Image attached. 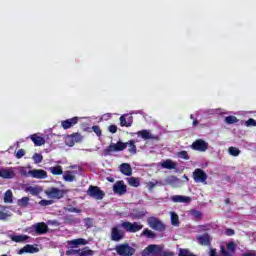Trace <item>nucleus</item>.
<instances>
[{
    "label": "nucleus",
    "instance_id": "obj_36",
    "mask_svg": "<svg viewBox=\"0 0 256 256\" xmlns=\"http://www.w3.org/2000/svg\"><path fill=\"white\" fill-rule=\"evenodd\" d=\"M225 123H227V125H233L235 123H239V119H237L235 116H227L225 118Z\"/></svg>",
    "mask_w": 256,
    "mask_h": 256
},
{
    "label": "nucleus",
    "instance_id": "obj_47",
    "mask_svg": "<svg viewBox=\"0 0 256 256\" xmlns=\"http://www.w3.org/2000/svg\"><path fill=\"white\" fill-rule=\"evenodd\" d=\"M92 131H94L95 133H96V135H97V137H101V135H102V131H101V127H99V126H97V125H95V126H93L92 127Z\"/></svg>",
    "mask_w": 256,
    "mask_h": 256
},
{
    "label": "nucleus",
    "instance_id": "obj_48",
    "mask_svg": "<svg viewBox=\"0 0 256 256\" xmlns=\"http://www.w3.org/2000/svg\"><path fill=\"white\" fill-rule=\"evenodd\" d=\"M192 215L195 217V219H201V217H203V214L199 210H194Z\"/></svg>",
    "mask_w": 256,
    "mask_h": 256
},
{
    "label": "nucleus",
    "instance_id": "obj_34",
    "mask_svg": "<svg viewBox=\"0 0 256 256\" xmlns=\"http://www.w3.org/2000/svg\"><path fill=\"white\" fill-rule=\"evenodd\" d=\"M228 152L230 155H232V157H239V155H241V150L233 146L229 147Z\"/></svg>",
    "mask_w": 256,
    "mask_h": 256
},
{
    "label": "nucleus",
    "instance_id": "obj_23",
    "mask_svg": "<svg viewBox=\"0 0 256 256\" xmlns=\"http://www.w3.org/2000/svg\"><path fill=\"white\" fill-rule=\"evenodd\" d=\"M161 167L163 169H170V170L171 169H176L177 168V163L173 162V160H171V159H167V160H165L161 163Z\"/></svg>",
    "mask_w": 256,
    "mask_h": 256
},
{
    "label": "nucleus",
    "instance_id": "obj_61",
    "mask_svg": "<svg viewBox=\"0 0 256 256\" xmlns=\"http://www.w3.org/2000/svg\"><path fill=\"white\" fill-rule=\"evenodd\" d=\"M241 256H256L255 252L243 253Z\"/></svg>",
    "mask_w": 256,
    "mask_h": 256
},
{
    "label": "nucleus",
    "instance_id": "obj_14",
    "mask_svg": "<svg viewBox=\"0 0 256 256\" xmlns=\"http://www.w3.org/2000/svg\"><path fill=\"white\" fill-rule=\"evenodd\" d=\"M138 137H141L144 139V141H147L149 139H153L154 141H159V136H155L151 134L149 130H141L137 132Z\"/></svg>",
    "mask_w": 256,
    "mask_h": 256
},
{
    "label": "nucleus",
    "instance_id": "obj_32",
    "mask_svg": "<svg viewBox=\"0 0 256 256\" xmlns=\"http://www.w3.org/2000/svg\"><path fill=\"white\" fill-rule=\"evenodd\" d=\"M4 203H13V192L11 190L5 192Z\"/></svg>",
    "mask_w": 256,
    "mask_h": 256
},
{
    "label": "nucleus",
    "instance_id": "obj_63",
    "mask_svg": "<svg viewBox=\"0 0 256 256\" xmlns=\"http://www.w3.org/2000/svg\"><path fill=\"white\" fill-rule=\"evenodd\" d=\"M192 125L193 127H196V125H199V120L194 119Z\"/></svg>",
    "mask_w": 256,
    "mask_h": 256
},
{
    "label": "nucleus",
    "instance_id": "obj_12",
    "mask_svg": "<svg viewBox=\"0 0 256 256\" xmlns=\"http://www.w3.org/2000/svg\"><path fill=\"white\" fill-rule=\"evenodd\" d=\"M199 245L204 247H211V236L208 233L196 237Z\"/></svg>",
    "mask_w": 256,
    "mask_h": 256
},
{
    "label": "nucleus",
    "instance_id": "obj_54",
    "mask_svg": "<svg viewBox=\"0 0 256 256\" xmlns=\"http://www.w3.org/2000/svg\"><path fill=\"white\" fill-rule=\"evenodd\" d=\"M160 256H175V253L171 252V251H161L160 252Z\"/></svg>",
    "mask_w": 256,
    "mask_h": 256
},
{
    "label": "nucleus",
    "instance_id": "obj_55",
    "mask_svg": "<svg viewBox=\"0 0 256 256\" xmlns=\"http://www.w3.org/2000/svg\"><path fill=\"white\" fill-rule=\"evenodd\" d=\"M53 201L52 200H41L40 205H43L44 207H47V205H52Z\"/></svg>",
    "mask_w": 256,
    "mask_h": 256
},
{
    "label": "nucleus",
    "instance_id": "obj_43",
    "mask_svg": "<svg viewBox=\"0 0 256 256\" xmlns=\"http://www.w3.org/2000/svg\"><path fill=\"white\" fill-rule=\"evenodd\" d=\"M147 215V210L136 211L135 219H143Z\"/></svg>",
    "mask_w": 256,
    "mask_h": 256
},
{
    "label": "nucleus",
    "instance_id": "obj_40",
    "mask_svg": "<svg viewBox=\"0 0 256 256\" xmlns=\"http://www.w3.org/2000/svg\"><path fill=\"white\" fill-rule=\"evenodd\" d=\"M63 179H64V181H67L68 183H73V181H75V176L67 173V174L63 175Z\"/></svg>",
    "mask_w": 256,
    "mask_h": 256
},
{
    "label": "nucleus",
    "instance_id": "obj_2",
    "mask_svg": "<svg viewBox=\"0 0 256 256\" xmlns=\"http://www.w3.org/2000/svg\"><path fill=\"white\" fill-rule=\"evenodd\" d=\"M147 224L151 229L154 231H159L160 233H163L165 229H167V226L157 217L151 216L147 219Z\"/></svg>",
    "mask_w": 256,
    "mask_h": 256
},
{
    "label": "nucleus",
    "instance_id": "obj_15",
    "mask_svg": "<svg viewBox=\"0 0 256 256\" xmlns=\"http://www.w3.org/2000/svg\"><path fill=\"white\" fill-rule=\"evenodd\" d=\"M34 229L37 235H45V233L49 231V227L45 224V222L34 224Z\"/></svg>",
    "mask_w": 256,
    "mask_h": 256
},
{
    "label": "nucleus",
    "instance_id": "obj_58",
    "mask_svg": "<svg viewBox=\"0 0 256 256\" xmlns=\"http://www.w3.org/2000/svg\"><path fill=\"white\" fill-rule=\"evenodd\" d=\"M68 211L70 213H81V209L76 208V207L69 208Z\"/></svg>",
    "mask_w": 256,
    "mask_h": 256
},
{
    "label": "nucleus",
    "instance_id": "obj_19",
    "mask_svg": "<svg viewBox=\"0 0 256 256\" xmlns=\"http://www.w3.org/2000/svg\"><path fill=\"white\" fill-rule=\"evenodd\" d=\"M120 172L122 175H126V177H131L133 175V169L128 163H123L120 165Z\"/></svg>",
    "mask_w": 256,
    "mask_h": 256
},
{
    "label": "nucleus",
    "instance_id": "obj_33",
    "mask_svg": "<svg viewBox=\"0 0 256 256\" xmlns=\"http://www.w3.org/2000/svg\"><path fill=\"white\" fill-rule=\"evenodd\" d=\"M178 256H197L187 248H180Z\"/></svg>",
    "mask_w": 256,
    "mask_h": 256
},
{
    "label": "nucleus",
    "instance_id": "obj_31",
    "mask_svg": "<svg viewBox=\"0 0 256 256\" xmlns=\"http://www.w3.org/2000/svg\"><path fill=\"white\" fill-rule=\"evenodd\" d=\"M128 185H130V187H139V185H141V182L139 181V178L130 177L128 178Z\"/></svg>",
    "mask_w": 256,
    "mask_h": 256
},
{
    "label": "nucleus",
    "instance_id": "obj_56",
    "mask_svg": "<svg viewBox=\"0 0 256 256\" xmlns=\"http://www.w3.org/2000/svg\"><path fill=\"white\" fill-rule=\"evenodd\" d=\"M29 191H30L31 195H39V189H37L35 187H30Z\"/></svg>",
    "mask_w": 256,
    "mask_h": 256
},
{
    "label": "nucleus",
    "instance_id": "obj_37",
    "mask_svg": "<svg viewBox=\"0 0 256 256\" xmlns=\"http://www.w3.org/2000/svg\"><path fill=\"white\" fill-rule=\"evenodd\" d=\"M70 136H72L75 143H81V141H83V135L79 132L73 133Z\"/></svg>",
    "mask_w": 256,
    "mask_h": 256
},
{
    "label": "nucleus",
    "instance_id": "obj_52",
    "mask_svg": "<svg viewBox=\"0 0 256 256\" xmlns=\"http://www.w3.org/2000/svg\"><path fill=\"white\" fill-rule=\"evenodd\" d=\"M66 255H79V249L78 250H75V249L67 250Z\"/></svg>",
    "mask_w": 256,
    "mask_h": 256
},
{
    "label": "nucleus",
    "instance_id": "obj_17",
    "mask_svg": "<svg viewBox=\"0 0 256 256\" xmlns=\"http://www.w3.org/2000/svg\"><path fill=\"white\" fill-rule=\"evenodd\" d=\"M77 123H79V117H73V118L62 121L61 126L64 129H71V127H73L74 125H77Z\"/></svg>",
    "mask_w": 256,
    "mask_h": 256
},
{
    "label": "nucleus",
    "instance_id": "obj_10",
    "mask_svg": "<svg viewBox=\"0 0 256 256\" xmlns=\"http://www.w3.org/2000/svg\"><path fill=\"white\" fill-rule=\"evenodd\" d=\"M191 149H193V151H199L200 153H205V151L209 149V143H207L203 139H197L192 143Z\"/></svg>",
    "mask_w": 256,
    "mask_h": 256
},
{
    "label": "nucleus",
    "instance_id": "obj_26",
    "mask_svg": "<svg viewBox=\"0 0 256 256\" xmlns=\"http://www.w3.org/2000/svg\"><path fill=\"white\" fill-rule=\"evenodd\" d=\"M140 237H147V239H155V237H157V234H155V232H153L152 230L146 228L142 231Z\"/></svg>",
    "mask_w": 256,
    "mask_h": 256
},
{
    "label": "nucleus",
    "instance_id": "obj_49",
    "mask_svg": "<svg viewBox=\"0 0 256 256\" xmlns=\"http://www.w3.org/2000/svg\"><path fill=\"white\" fill-rule=\"evenodd\" d=\"M225 235H227V237H233V235H235V230H233L231 228H227L225 230Z\"/></svg>",
    "mask_w": 256,
    "mask_h": 256
},
{
    "label": "nucleus",
    "instance_id": "obj_27",
    "mask_svg": "<svg viewBox=\"0 0 256 256\" xmlns=\"http://www.w3.org/2000/svg\"><path fill=\"white\" fill-rule=\"evenodd\" d=\"M95 255V251L89 249V247H84L79 249L78 256H93Z\"/></svg>",
    "mask_w": 256,
    "mask_h": 256
},
{
    "label": "nucleus",
    "instance_id": "obj_38",
    "mask_svg": "<svg viewBox=\"0 0 256 256\" xmlns=\"http://www.w3.org/2000/svg\"><path fill=\"white\" fill-rule=\"evenodd\" d=\"M177 157H179L180 159H185V161H189V159H190L189 153H187V151H185V150L178 152Z\"/></svg>",
    "mask_w": 256,
    "mask_h": 256
},
{
    "label": "nucleus",
    "instance_id": "obj_3",
    "mask_svg": "<svg viewBox=\"0 0 256 256\" xmlns=\"http://www.w3.org/2000/svg\"><path fill=\"white\" fill-rule=\"evenodd\" d=\"M117 255L120 256H133L135 255V248L131 247L129 243L119 244L115 247Z\"/></svg>",
    "mask_w": 256,
    "mask_h": 256
},
{
    "label": "nucleus",
    "instance_id": "obj_42",
    "mask_svg": "<svg viewBox=\"0 0 256 256\" xmlns=\"http://www.w3.org/2000/svg\"><path fill=\"white\" fill-rule=\"evenodd\" d=\"M34 163H41L43 161V155L35 153L32 157Z\"/></svg>",
    "mask_w": 256,
    "mask_h": 256
},
{
    "label": "nucleus",
    "instance_id": "obj_22",
    "mask_svg": "<svg viewBox=\"0 0 256 256\" xmlns=\"http://www.w3.org/2000/svg\"><path fill=\"white\" fill-rule=\"evenodd\" d=\"M30 139L34 143L35 147H41V145H45V138L38 136L37 134L31 135Z\"/></svg>",
    "mask_w": 256,
    "mask_h": 256
},
{
    "label": "nucleus",
    "instance_id": "obj_28",
    "mask_svg": "<svg viewBox=\"0 0 256 256\" xmlns=\"http://www.w3.org/2000/svg\"><path fill=\"white\" fill-rule=\"evenodd\" d=\"M29 239V236L27 235H13L11 236V240L14 241V243H23L24 241H27Z\"/></svg>",
    "mask_w": 256,
    "mask_h": 256
},
{
    "label": "nucleus",
    "instance_id": "obj_24",
    "mask_svg": "<svg viewBox=\"0 0 256 256\" xmlns=\"http://www.w3.org/2000/svg\"><path fill=\"white\" fill-rule=\"evenodd\" d=\"M127 143L128 153L131 155H137V145H135V140H129Z\"/></svg>",
    "mask_w": 256,
    "mask_h": 256
},
{
    "label": "nucleus",
    "instance_id": "obj_50",
    "mask_svg": "<svg viewBox=\"0 0 256 256\" xmlns=\"http://www.w3.org/2000/svg\"><path fill=\"white\" fill-rule=\"evenodd\" d=\"M108 131H109V133H113V134L117 133V125H115V124L110 125L108 127Z\"/></svg>",
    "mask_w": 256,
    "mask_h": 256
},
{
    "label": "nucleus",
    "instance_id": "obj_8",
    "mask_svg": "<svg viewBox=\"0 0 256 256\" xmlns=\"http://www.w3.org/2000/svg\"><path fill=\"white\" fill-rule=\"evenodd\" d=\"M192 177L195 183H204V185H207V173H205L203 169L196 168L192 174Z\"/></svg>",
    "mask_w": 256,
    "mask_h": 256
},
{
    "label": "nucleus",
    "instance_id": "obj_1",
    "mask_svg": "<svg viewBox=\"0 0 256 256\" xmlns=\"http://www.w3.org/2000/svg\"><path fill=\"white\" fill-rule=\"evenodd\" d=\"M120 227L127 233H139L143 229V224L141 222L125 221L120 224Z\"/></svg>",
    "mask_w": 256,
    "mask_h": 256
},
{
    "label": "nucleus",
    "instance_id": "obj_13",
    "mask_svg": "<svg viewBox=\"0 0 256 256\" xmlns=\"http://www.w3.org/2000/svg\"><path fill=\"white\" fill-rule=\"evenodd\" d=\"M28 173L34 179H47V171L42 169L30 170Z\"/></svg>",
    "mask_w": 256,
    "mask_h": 256
},
{
    "label": "nucleus",
    "instance_id": "obj_5",
    "mask_svg": "<svg viewBox=\"0 0 256 256\" xmlns=\"http://www.w3.org/2000/svg\"><path fill=\"white\" fill-rule=\"evenodd\" d=\"M127 149V143L118 141L116 144H110L104 151L105 156L111 155L113 152L125 151Z\"/></svg>",
    "mask_w": 256,
    "mask_h": 256
},
{
    "label": "nucleus",
    "instance_id": "obj_60",
    "mask_svg": "<svg viewBox=\"0 0 256 256\" xmlns=\"http://www.w3.org/2000/svg\"><path fill=\"white\" fill-rule=\"evenodd\" d=\"M210 256H219V255H217V249L211 248L210 249Z\"/></svg>",
    "mask_w": 256,
    "mask_h": 256
},
{
    "label": "nucleus",
    "instance_id": "obj_29",
    "mask_svg": "<svg viewBox=\"0 0 256 256\" xmlns=\"http://www.w3.org/2000/svg\"><path fill=\"white\" fill-rule=\"evenodd\" d=\"M171 225H173V227H179V225H181L179 215L175 212H171Z\"/></svg>",
    "mask_w": 256,
    "mask_h": 256
},
{
    "label": "nucleus",
    "instance_id": "obj_35",
    "mask_svg": "<svg viewBox=\"0 0 256 256\" xmlns=\"http://www.w3.org/2000/svg\"><path fill=\"white\" fill-rule=\"evenodd\" d=\"M29 201H30L29 197L25 196L18 200V205H19V207H24V208L28 207Z\"/></svg>",
    "mask_w": 256,
    "mask_h": 256
},
{
    "label": "nucleus",
    "instance_id": "obj_59",
    "mask_svg": "<svg viewBox=\"0 0 256 256\" xmlns=\"http://www.w3.org/2000/svg\"><path fill=\"white\" fill-rule=\"evenodd\" d=\"M155 185H157V184L154 183V182H148L147 183V188L149 189V191H152L153 188L155 187Z\"/></svg>",
    "mask_w": 256,
    "mask_h": 256
},
{
    "label": "nucleus",
    "instance_id": "obj_45",
    "mask_svg": "<svg viewBox=\"0 0 256 256\" xmlns=\"http://www.w3.org/2000/svg\"><path fill=\"white\" fill-rule=\"evenodd\" d=\"M245 126L246 127H256V120L253 118H249L246 122H245Z\"/></svg>",
    "mask_w": 256,
    "mask_h": 256
},
{
    "label": "nucleus",
    "instance_id": "obj_51",
    "mask_svg": "<svg viewBox=\"0 0 256 256\" xmlns=\"http://www.w3.org/2000/svg\"><path fill=\"white\" fill-rule=\"evenodd\" d=\"M21 157H25V151L23 149H19L16 153L17 159H21Z\"/></svg>",
    "mask_w": 256,
    "mask_h": 256
},
{
    "label": "nucleus",
    "instance_id": "obj_20",
    "mask_svg": "<svg viewBox=\"0 0 256 256\" xmlns=\"http://www.w3.org/2000/svg\"><path fill=\"white\" fill-rule=\"evenodd\" d=\"M171 201H173V203H190L191 197L183 195H174L171 197Z\"/></svg>",
    "mask_w": 256,
    "mask_h": 256
},
{
    "label": "nucleus",
    "instance_id": "obj_16",
    "mask_svg": "<svg viewBox=\"0 0 256 256\" xmlns=\"http://www.w3.org/2000/svg\"><path fill=\"white\" fill-rule=\"evenodd\" d=\"M0 177L2 179H13L15 177V171L11 168H2L0 169Z\"/></svg>",
    "mask_w": 256,
    "mask_h": 256
},
{
    "label": "nucleus",
    "instance_id": "obj_64",
    "mask_svg": "<svg viewBox=\"0 0 256 256\" xmlns=\"http://www.w3.org/2000/svg\"><path fill=\"white\" fill-rule=\"evenodd\" d=\"M107 181H109L110 183H115V179L112 177H107Z\"/></svg>",
    "mask_w": 256,
    "mask_h": 256
},
{
    "label": "nucleus",
    "instance_id": "obj_62",
    "mask_svg": "<svg viewBox=\"0 0 256 256\" xmlns=\"http://www.w3.org/2000/svg\"><path fill=\"white\" fill-rule=\"evenodd\" d=\"M224 203H225V205H231V199L226 198V199L224 200Z\"/></svg>",
    "mask_w": 256,
    "mask_h": 256
},
{
    "label": "nucleus",
    "instance_id": "obj_21",
    "mask_svg": "<svg viewBox=\"0 0 256 256\" xmlns=\"http://www.w3.org/2000/svg\"><path fill=\"white\" fill-rule=\"evenodd\" d=\"M128 115H122L120 117V126L121 127H131L133 125V117L129 116L127 120Z\"/></svg>",
    "mask_w": 256,
    "mask_h": 256
},
{
    "label": "nucleus",
    "instance_id": "obj_18",
    "mask_svg": "<svg viewBox=\"0 0 256 256\" xmlns=\"http://www.w3.org/2000/svg\"><path fill=\"white\" fill-rule=\"evenodd\" d=\"M24 253H39V248L31 244H27L18 251V255H23Z\"/></svg>",
    "mask_w": 256,
    "mask_h": 256
},
{
    "label": "nucleus",
    "instance_id": "obj_46",
    "mask_svg": "<svg viewBox=\"0 0 256 256\" xmlns=\"http://www.w3.org/2000/svg\"><path fill=\"white\" fill-rule=\"evenodd\" d=\"M220 254L222 256H233V255H231V252H229L225 249V246H220Z\"/></svg>",
    "mask_w": 256,
    "mask_h": 256
},
{
    "label": "nucleus",
    "instance_id": "obj_9",
    "mask_svg": "<svg viewBox=\"0 0 256 256\" xmlns=\"http://www.w3.org/2000/svg\"><path fill=\"white\" fill-rule=\"evenodd\" d=\"M110 239L111 241H115V243H119V241L125 239V232L119 229V226H114L111 229Z\"/></svg>",
    "mask_w": 256,
    "mask_h": 256
},
{
    "label": "nucleus",
    "instance_id": "obj_25",
    "mask_svg": "<svg viewBox=\"0 0 256 256\" xmlns=\"http://www.w3.org/2000/svg\"><path fill=\"white\" fill-rule=\"evenodd\" d=\"M68 245H71V247H79V245H87V241L83 238H78L68 241Z\"/></svg>",
    "mask_w": 256,
    "mask_h": 256
},
{
    "label": "nucleus",
    "instance_id": "obj_4",
    "mask_svg": "<svg viewBox=\"0 0 256 256\" xmlns=\"http://www.w3.org/2000/svg\"><path fill=\"white\" fill-rule=\"evenodd\" d=\"M161 251H163V246L150 244L142 251V256H160Z\"/></svg>",
    "mask_w": 256,
    "mask_h": 256
},
{
    "label": "nucleus",
    "instance_id": "obj_11",
    "mask_svg": "<svg viewBox=\"0 0 256 256\" xmlns=\"http://www.w3.org/2000/svg\"><path fill=\"white\" fill-rule=\"evenodd\" d=\"M113 193L115 195H119L120 197L127 193V185H125V181L118 180L113 185Z\"/></svg>",
    "mask_w": 256,
    "mask_h": 256
},
{
    "label": "nucleus",
    "instance_id": "obj_39",
    "mask_svg": "<svg viewBox=\"0 0 256 256\" xmlns=\"http://www.w3.org/2000/svg\"><path fill=\"white\" fill-rule=\"evenodd\" d=\"M64 221L66 223H79V219L75 218L73 215L65 216Z\"/></svg>",
    "mask_w": 256,
    "mask_h": 256
},
{
    "label": "nucleus",
    "instance_id": "obj_30",
    "mask_svg": "<svg viewBox=\"0 0 256 256\" xmlns=\"http://www.w3.org/2000/svg\"><path fill=\"white\" fill-rule=\"evenodd\" d=\"M52 175H63V168L61 166H54L49 168Z\"/></svg>",
    "mask_w": 256,
    "mask_h": 256
},
{
    "label": "nucleus",
    "instance_id": "obj_6",
    "mask_svg": "<svg viewBox=\"0 0 256 256\" xmlns=\"http://www.w3.org/2000/svg\"><path fill=\"white\" fill-rule=\"evenodd\" d=\"M87 195L92 197V199H96L97 201H101L105 197V192L101 190L98 186L90 185L87 190Z\"/></svg>",
    "mask_w": 256,
    "mask_h": 256
},
{
    "label": "nucleus",
    "instance_id": "obj_57",
    "mask_svg": "<svg viewBox=\"0 0 256 256\" xmlns=\"http://www.w3.org/2000/svg\"><path fill=\"white\" fill-rule=\"evenodd\" d=\"M7 217H9V215H7V213L0 210V221H5Z\"/></svg>",
    "mask_w": 256,
    "mask_h": 256
},
{
    "label": "nucleus",
    "instance_id": "obj_53",
    "mask_svg": "<svg viewBox=\"0 0 256 256\" xmlns=\"http://www.w3.org/2000/svg\"><path fill=\"white\" fill-rule=\"evenodd\" d=\"M48 225H52L53 227H59L61 223H59L57 220H48Z\"/></svg>",
    "mask_w": 256,
    "mask_h": 256
},
{
    "label": "nucleus",
    "instance_id": "obj_7",
    "mask_svg": "<svg viewBox=\"0 0 256 256\" xmlns=\"http://www.w3.org/2000/svg\"><path fill=\"white\" fill-rule=\"evenodd\" d=\"M45 194L47 195V197H49V199H63V197H65V190L52 187L48 188L45 191Z\"/></svg>",
    "mask_w": 256,
    "mask_h": 256
},
{
    "label": "nucleus",
    "instance_id": "obj_41",
    "mask_svg": "<svg viewBox=\"0 0 256 256\" xmlns=\"http://www.w3.org/2000/svg\"><path fill=\"white\" fill-rule=\"evenodd\" d=\"M65 143L68 147H73L75 145V140H73L72 136L69 135L66 137Z\"/></svg>",
    "mask_w": 256,
    "mask_h": 256
},
{
    "label": "nucleus",
    "instance_id": "obj_44",
    "mask_svg": "<svg viewBox=\"0 0 256 256\" xmlns=\"http://www.w3.org/2000/svg\"><path fill=\"white\" fill-rule=\"evenodd\" d=\"M226 247L230 251V253H235V249L237 248V244H235V242H229Z\"/></svg>",
    "mask_w": 256,
    "mask_h": 256
}]
</instances>
